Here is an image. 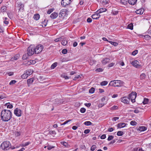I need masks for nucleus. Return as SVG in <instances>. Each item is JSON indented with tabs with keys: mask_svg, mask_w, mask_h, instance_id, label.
Listing matches in <instances>:
<instances>
[{
	"mask_svg": "<svg viewBox=\"0 0 151 151\" xmlns=\"http://www.w3.org/2000/svg\"><path fill=\"white\" fill-rule=\"evenodd\" d=\"M116 141L115 140H112L109 143V145L113 144L114 143L116 142Z\"/></svg>",
	"mask_w": 151,
	"mask_h": 151,
	"instance_id": "obj_62",
	"label": "nucleus"
},
{
	"mask_svg": "<svg viewBox=\"0 0 151 151\" xmlns=\"http://www.w3.org/2000/svg\"><path fill=\"white\" fill-rule=\"evenodd\" d=\"M114 64H115L114 63H110V64H109V65H108V67H112V66H113L114 65Z\"/></svg>",
	"mask_w": 151,
	"mask_h": 151,
	"instance_id": "obj_58",
	"label": "nucleus"
},
{
	"mask_svg": "<svg viewBox=\"0 0 151 151\" xmlns=\"http://www.w3.org/2000/svg\"><path fill=\"white\" fill-rule=\"evenodd\" d=\"M57 63L55 62L52 64L51 66V69H54L57 65Z\"/></svg>",
	"mask_w": 151,
	"mask_h": 151,
	"instance_id": "obj_32",
	"label": "nucleus"
},
{
	"mask_svg": "<svg viewBox=\"0 0 151 151\" xmlns=\"http://www.w3.org/2000/svg\"><path fill=\"white\" fill-rule=\"evenodd\" d=\"M146 77V75L145 73L141 74L140 76V78L141 80L144 79Z\"/></svg>",
	"mask_w": 151,
	"mask_h": 151,
	"instance_id": "obj_27",
	"label": "nucleus"
},
{
	"mask_svg": "<svg viewBox=\"0 0 151 151\" xmlns=\"http://www.w3.org/2000/svg\"><path fill=\"white\" fill-rule=\"evenodd\" d=\"M138 129L141 132L144 131L147 129V127L145 126H141L139 127Z\"/></svg>",
	"mask_w": 151,
	"mask_h": 151,
	"instance_id": "obj_22",
	"label": "nucleus"
},
{
	"mask_svg": "<svg viewBox=\"0 0 151 151\" xmlns=\"http://www.w3.org/2000/svg\"><path fill=\"white\" fill-rule=\"evenodd\" d=\"M96 148V145H92L91 148V151H93Z\"/></svg>",
	"mask_w": 151,
	"mask_h": 151,
	"instance_id": "obj_40",
	"label": "nucleus"
},
{
	"mask_svg": "<svg viewBox=\"0 0 151 151\" xmlns=\"http://www.w3.org/2000/svg\"><path fill=\"white\" fill-rule=\"evenodd\" d=\"M126 125V124L125 123L121 122L118 124L117 127L118 128H121L124 127Z\"/></svg>",
	"mask_w": 151,
	"mask_h": 151,
	"instance_id": "obj_15",
	"label": "nucleus"
},
{
	"mask_svg": "<svg viewBox=\"0 0 151 151\" xmlns=\"http://www.w3.org/2000/svg\"><path fill=\"white\" fill-rule=\"evenodd\" d=\"M114 137L113 136H111V135H109L107 139V140L108 141H110L111 140H112L113 138H114Z\"/></svg>",
	"mask_w": 151,
	"mask_h": 151,
	"instance_id": "obj_50",
	"label": "nucleus"
},
{
	"mask_svg": "<svg viewBox=\"0 0 151 151\" xmlns=\"http://www.w3.org/2000/svg\"><path fill=\"white\" fill-rule=\"evenodd\" d=\"M137 0H128V2L129 4L134 5L137 2Z\"/></svg>",
	"mask_w": 151,
	"mask_h": 151,
	"instance_id": "obj_20",
	"label": "nucleus"
},
{
	"mask_svg": "<svg viewBox=\"0 0 151 151\" xmlns=\"http://www.w3.org/2000/svg\"><path fill=\"white\" fill-rule=\"evenodd\" d=\"M28 76L27 75V74H26V73H24V74L22 75V78L26 79L27 78Z\"/></svg>",
	"mask_w": 151,
	"mask_h": 151,
	"instance_id": "obj_43",
	"label": "nucleus"
},
{
	"mask_svg": "<svg viewBox=\"0 0 151 151\" xmlns=\"http://www.w3.org/2000/svg\"><path fill=\"white\" fill-rule=\"evenodd\" d=\"M119 12V11H114V10H112L111 13L113 15H117Z\"/></svg>",
	"mask_w": 151,
	"mask_h": 151,
	"instance_id": "obj_42",
	"label": "nucleus"
},
{
	"mask_svg": "<svg viewBox=\"0 0 151 151\" xmlns=\"http://www.w3.org/2000/svg\"><path fill=\"white\" fill-rule=\"evenodd\" d=\"M30 143V142H26L25 143L22 144V145L21 146L22 147H25L26 146L28 145Z\"/></svg>",
	"mask_w": 151,
	"mask_h": 151,
	"instance_id": "obj_47",
	"label": "nucleus"
},
{
	"mask_svg": "<svg viewBox=\"0 0 151 151\" xmlns=\"http://www.w3.org/2000/svg\"><path fill=\"white\" fill-rule=\"evenodd\" d=\"M84 104L85 105V106H87L88 107H90L91 106V103H85V104Z\"/></svg>",
	"mask_w": 151,
	"mask_h": 151,
	"instance_id": "obj_64",
	"label": "nucleus"
},
{
	"mask_svg": "<svg viewBox=\"0 0 151 151\" xmlns=\"http://www.w3.org/2000/svg\"><path fill=\"white\" fill-rule=\"evenodd\" d=\"M54 8H52L48 10L47 12V13L48 14H50L54 10Z\"/></svg>",
	"mask_w": 151,
	"mask_h": 151,
	"instance_id": "obj_38",
	"label": "nucleus"
},
{
	"mask_svg": "<svg viewBox=\"0 0 151 151\" xmlns=\"http://www.w3.org/2000/svg\"><path fill=\"white\" fill-rule=\"evenodd\" d=\"M137 93L135 92H132L129 95V100L131 99V101L133 103L135 102V99L136 97Z\"/></svg>",
	"mask_w": 151,
	"mask_h": 151,
	"instance_id": "obj_6",
	"label": "nucleus"
},
{
	"mask_svg": "<svg viewBox=\"0 0 151 151\" xmlns=\"http://www.w3.org/2000/svg\"><path fill=\"white\" fill-rule=\"evenodd\" d=\"M35 47L34 45H30L28 48L27 54L29 56H31L35 53Z\"/></svg>",
	"mask_w": 151,
	"mask_h": 151,
	"instance_id": "obj_4",
	"label": "nucleus"
},
{
	"mask_svg": "<svg viewBox=\"0 0 151 151\" xmlns=\"http://www.w3.org/2000/svg\"><path fill=\"white\" fill-rule=\"evenodd\" d=\"M101 16L99 13L97 12V11H96L95 14L91 16V17L93 19H97L99 18Z\"/></svg>",
	"mask_w": 151,
	"mask_h": 151,
	"instance_id": "obj_10",
	"label": "nucleus"
},
{
	"mask_svg": "<svg viewBox=\"0 0 151 151\" xmlns=\"http://www.w3.org/2000/svg\"><path fill=\"white\" fill-rule=\"evenodd\" d=\"M84 124L86 126L91 125L92 123L90 121H86L84 122Z\"/></svg>",
	"mask_w": 151,
	"mask_h": 151,
	"instance_id": "obj_28",
	"label": "nucleus"
},
{
	"mask_svg": "<svg viewBox=\"0 0 151 151\" xmlns=\"http://www.w3.org/2000/svg\"><path fill=\"white\" fill-rule=\"evenodd\" d=\"M108 82L106 81H104L101 83L100 84L102 86H106L108 84Z\"/></svg>",
	"mask_w": 151,
	"mask_h": 151,
	"instance_id": "obj_33",
	"label": "nucleus"
},
{
	"mask_svg": "<svg viewBox=\"0 0 151 151\" xmlns=\"http://www.w3.org/2000/svg\"><path fill=\"white\" fill-rule=\"evenodd\" d=\"M55 102L56 104L58 105H59L63 103L62 101L59 100V99H57L55 101Z\"/></svg>",
	"mask_w": 151,
	"mask_h": 151,
	"instance_id": "obj_35",
	"label": "nucleus"
},
{
	"mask_svg": "<svg viewBox=\"0 0 151 151\" xmlns=\"http://www.w3.org/2000/svg\"><path fill=\"white\" fill-rule=\"evenodd\" d=\"M28 56L29 55H28L27 54V55L26 54H25L23 55L22 58L23 60H26L28 58Z\"/></svg>",
	"mask_w": 151,
	"mask_h": 151,
	"instance_id": "obj_44",
	"label": "nucleus"
},
{
	"mask_svg": "<svg viewBox=\"0 0 151 151\" xmlns=\"http://www.w3.org/2000/svg\"><path fill=\"white\" fill-rule=\"evenodd\" d=\"M43 49V46L41 45H39L35 47V53L36 54H38Z\"/></svg>",
	"mask_w": 151,
	"mask_h": 151,
	"instance_id": "obj_5",
	"label": "nucleus"
},
{
	"mask_svg": "<svg viewBox=\"0 0 151 151\" xmlns=\"http://www.w3.org/2000/svg\"><path fill=\"white\" fill-rule=\"evenodd\" d=\"M144 37L145 39H147V40H149L151 38V37L150 36L147 35H145V36H144Z\"/></svg>",
	"mask_w": 151,
	"mask_h": 151,
	"instance_id": "obj_52",
	"label": "nucleus"
},
{
	"mask_svg": "<svg viewBox=\"0 0 151 151\" xmlns=\"http://www.w3.org/2000/svg\"><path fill=\"white\" fill-rule=\"evenodd\" d=\"M18 6L17 7L19 8V11H23L24 9V5L22 4H21L20 2H18Z\"/></svg>",
	"mask_w": 151,
	"mask_h": 151,
	"instance_id": "obj_13",
	"label": "nucleus"
},
{
	"mask_svg": "<svg viewBox=\"0 0 151 151\" xmlns=\"http://www.w3.org/2000/svg\"><path fill=\"white\" fill-rule=\"evenodd\" d=\"M124 133L122 131H119L117 132V135L118 136H122L123 135Z\"/></svg>",
	"mask_w": 151,
	"mask_h": 151,
	"instance_id": "obj_37",
	"label": "nucleus"
},
{
	"mask_svg": "<svg viewBox=\"0 0 151 151\" xmlns=\"http://www.w3.org/2000/svg\"><path fill=\"white\" fill-rule=\"evenodd\" d=\"M67 51H68L67 49H64L62 50V52L63 54H66L67 53Z\"/></svg>",
	"mask_w": 151,
	"mask_h": 151,
	"instance_id": "obj_55",
	"label": "nucleus"
},
{
	"mask_svg": "<svg viewBox=\"0 0 151 151\" xmlns=\"http://www.w3.org/2000/svg\"><path fill=\"white\" fill-rule=\"evenodd\" d=\"M21 110L19 109H15L14 111V114L17 116H21Z\"/></svg>",
	"mask_w": 151,
	"mask_h": 151,
	"instance_id": "obj_8",
	"label": "nucleus"
},
{
	"mask_svg": "<svg viewBox=\"0 0 151 151\" xmlns=\"http://www.w3.org/2000/svg\"><path fill=\"white\" fill-rule=\"evenodd\" d=\"M15 134L16 137H18L20 135V134L19 132H15Z\"/></svg>",
	"mask_w": 151,
	"mask_h": 151,
	"instance_id": "obj_61",
	"label": "nucleus"
},
{
	"mask_svg": "<svg viewBox=\"0 0 151 151\" xmlns=\"http://www.w3.org/2000/svg\"><path fill=\"white\" fill-rule=\"evenodd\" d=\"M144 11V9H140L136 11L135 13L137 14H143Z\"/></svg>",
	"mask_w": 151,
	"mask_h": 151,
	"instance_id": "obj_14",
	"label": "nucleus"
},
{
	"mask_svg": "<svg viewBox=\"0 0 151 151\" xmlns=\"http://www.w3.org/2000/svg\"><path fill=\"white\" fill-rule=\"evenodd\" d=\"M130 124L134 126L137 124V123L135 121H132L130 122Z\"/></svg>",
	"mask_w": 151,
	"mask_h": 151,
	"instance_id": "obj_49",
	"label": "nucleus"
},
{
	"mask_svg": "<svg viewBox=\"0 0 151 151\" xmlns=\"http://www.w3.org/2000/svg\"><path fill=\"white\" fill-rule=\"evenodd\" d=\"M49 133L51 134L52 135L54 136L56 134V132L54 130V131H50Z\"/></svg>",
	"mask_w": 151,
	"mask_h": 151,
	"instance_id": "obj_45",
	"label": "nucleus"
},
{
	"mask_svg": "<svg viewBox=\"0 0 151 151\" xmlns=\"http://www.w3.org/2000/svg\"><path fill=\"white\" fill-rule=\"evenodd\" d=\"M19 57V54H16L12 58V60H17Z\"/></svg>",
	"mask_w": 151,
	"mask_h": 151,
	"instance_id": "obj_23",
	"label": "nucleus"
},
{
	"mask_svg": "<svg viewBox=\"0 0 151 151\" xmlns=\"http://www.w3.org/2000/svg\"><path fill=\"white\" fill-rule=\"evenodd\" d=\"M66 9H64L60 11V12L59 14L60 17H64L66 13Z\"/></svg>",
	"mask_w": 151,
	"mask_h": 151,
	"instance_id": "obj_11",
	"label": "nucleus"
},
{
	"mask_svg": "<svg viewBox=\"0 0 151 151\" xmlns=\"http://www.w3.org/2000/svg\"><path fill=\"white\" fill-rule=\"evenodd\" d=\"M139 63L137 60H135L133 61L131 63V64L134 66L136 68H138L139 67Z\"/></svg>",
	"mask_w": 151,
	"mask_h": 151,
	"instance_id": "obj_12",
	"label": "nucleus"
},
{
	"mask_svg": "<svg viewBox=\"0 0 151 151\" xmlns=\"http://www.w3.org/2000/svg\"><path fill=\"white\" fill-rule=\"evenodd\" d=\"M71 120H72L71 119H69L67 121H66L65 122H64L63 124H62L61 125H65V124H66L68 122L71 121Z\"/></svg>",
	"mask_w": 151,
	"mask_h": 151,
	"instance_id": "obj_56",
	"label": "nucleus"
},
{
	"mask_svg": "<svg viewBox=\"0 0 151 151\" xmlns=\"http://www.w3.org/2000/svg\"><path fill=\"white\" fill-rule=\"evenodd\" d=\"M92 19L91 18H88L87 19V21L88 22L90 23L92 22Z\"/></svg>",
	"mask_w": 151,
	"mask_h": 151,
	"instance_id": "obj_60",
	"label": "nucleus"
},
{
	"mask_svg": "<svg viewBox=\"0 0 151 151\" xmlns=\"http://www.w3.org/2000/svg\"><path fill=\"white\" fill-rule=\"evenodd\" d=\"M61 43L63 45H66L67 44V41L66 40H63L61 42Z\"/></svg>",
	"mask_w": 151,
	"mask_h": 151,
	"instance_id": "obj_39",
	"label": "nucleus"
},
{
	"mask_svg": "<svg viewBox=\"0 0 151 151\" xmlns=\"http://www.w3.org/2000/svg\"><path fill=\"white\" fill-rule=\"evenodd\" d=\"M109 42L115 46H117L118 44V43L116 42H112L110 41H109Z\"/></svg>",
	"mask_w": 151,
	"mask_h": 151,
	"instance_id": "obj_30",
	"label": "nucleus"
},
{
	"mask_svg": "<svg viewBox=\"0 0 151 151\" xmlns=\"http://www.w3.org/2000/svg\"><path fill=\"white\" fill-rule=\"evenodd\" d=\"M58 16V14L55 12L53 13L50 15V17L52 19H55Z\"/></svg>",
	"mask_w": 151,
	"mask_h": 151,
	"instance_id": "obj_16",
	"label": "nucleus"
},
{
	"mask_svg": "<svg viewBox=\"0 0 151 151\" xmlns=\"http://www.w3.org/2000/svg\"><path fill=\"white\" fill-rule=\"evenodd\" d=\"M33 72V71L31 69H28L26 70V74H27L28 76L31 75Z\"/></svg>",
	"mask_w": 151,
	"mask_h": 151,
	"instance_id": "obj_17",
	"label": "nucleus"
},
{
	"mask_svg": "<svg viewBox=\"0 0 151 151\" xmlns=\"http://www.w3.org/2000/svg\"><path fill=\"white\" fill-rule=\"evenodd\" d=\"M12 113L10 110L4 109L1 113V119L3 122H8L12 118Z\"/></svg>",
	"mask_w": 151,
	"mask_h": 151,
	"instance_id": "obj_1",
	"label": "nucleus"
},
{
	"mask_svg": "<svg viewBox=\"0 0 151 151\" xmlns=\"http://www.w3.org/2000/svg\"><path fill=\"white\" fill-rule=\"evenodd\" d=\"M55 147L54 146H51L50 145L48 146L47 147V149L49 150H50L52 148H54Z\"/></svg>",
	"mask_w": 151,
	"mask_h": 151,
	"instance_id": "obj_63",
	"label": "nucleus"
},
{
	"mask_svg": "<svg viewBox=\"0 0 151 151\" xmlns=\"http://www.w3.org/2000/svg\"><path fill=\"white\" fill-rule=\"evenodd\" d=\"M133 24L131 23L128 25L127 28L131 30H132L133 29Z\"/></svg>",
	"mask_w": 151,
	"mask_h": 151,
	"instance_id": "obj_29",
	"label": "nucleus"
},
{
	"mask_svg": "<svg viewBox=\"0 0 151 151\" xmlns=\"http://www.w3.org/2000/svg\"><path fill=\"white\" fill-rule=\"evenodd\" d=\"M106 138V135L105 134L102 135L100 137V138L101 139H104Z\"/></svg>",
	"mask_w": 151,
	"mask_h": 151,
	"instance_id": "obj_59",
	"label": "nucleus"
},
{
	"mask_svg": "<svg viewBox=\"0 0 151 151\" xmlns=\"http://www.w3.org/2000/svg\"><path fill=\"white\" fill-rule=\"evenodd\" d=\"M122 102L125 104H128L129 101V97L124 96L121 99Z\"/></svg>",
	"mask_w": 151,
	"mask_h": 151,
	"instance_id": "obj_9",
	"label": "nucleus"
},
{
	"mask_svg": "<svg viewBox=\"0 0 151 151\" xmlns=\"http://www.w3.org/2000/svg\"><path fill=\"white\" fill-rule=\"evenodd\" d=\"M6 6H2L1 9V12H5L6 11Z\"/></svg>",
	"mask_w": 151,
	"mask_h": 151,
	"instance_id": "obj_31",
	"label": "nucleus"
},
{
	"mask_svg": "<svg viewBox=\"0 0 151 151\" xmlns=\"http://www.w3.org/2000/svg\"><path fill=\"white\" fill-rule=\"evenodd\" d=\"M110 59L108 58H106L104 59L102 61V63L104 65L106 64L107 63L109 62Z\"/></svg>",
	"mask_w": 151,
	"mask_h": 151,
	"instance_id": "obj_19",
	"label": "nucleus"
},
{
	"mask_svg": "<svg viewBox=\"0 0 151 151\" xmlns=\"http://www.w3.org/2000/svg\"><path fill=\"white\" fill-rule=\"evenodd\" d=\"M124 82L120 80H115L110 82L108 86H111L114 87H120L122 86Z\"/></svg>",
	"mask_w": 151,
	"mask_h": 151,
	"instance_id": "obj_2",
	"label": "nucleus"
},
{
	"mask_svg": "<svg viewBox=\"0 0 151 151\" xmlns=\"http://www.w3.org/2000/svg\"><path fill=\"white\" fill-rule=\"evenodd\" d=\"M138 52V51L137 50H135L133 51L132 53V55H136Z\"/></svg>",
	"mask_w": 151,
	"mask_h": 151,
	"instance_id": "obj_51",
	"label": "nucleus"
},
{
	"mask_svg": "<svg viewBox=\"0 0 151 151\" xmlns=\"http://www.w3.org/2000/svg\"><path fill=\"white\" fill-rule=\"evenodd\" d=\"M106 10H107V9L106 8H101L100 9H99L98 10H97V12H98L100 14L102 12H105L106 11Z\"/></svg>",
	"mask_w": 151,
	"mask_h": 151,
	"instance_id": "obj_18",
	"label": "nucleus"
},
{
	"mask_svg": "<svg viewBox=\"0 0 151 151\" xmlns=\"http://www.w3.org/2000/svg\"><path fill=\"white\" fill-rule=\"evenodd\" d=\"M71 2V0H62L61 2V5L64 7L69 5Z\"/></svg>",
	"mask_w": 151,
	"mask_h": 151,
	"instance_id": "obj_7",
	"label": "nucleus"
},
{
	"mask_svg": "<svg viewBox=\"0 0 151 151\" xmlns=\"http://www.w3.org/2000/svg\"><path fill=\"white\" fill-rule=\"evenodd\" d=\"M5 105L6 106H7V108L11 109L13 108L12 105L10 104L9 103H6L5 104Z\"/></svg>",
	"mask_w": 151,
	"mask_h": 151,
	"instance_id": "obj_25",
	"label": "nucleus"
},
{
	"mask_svg": "<svg viewBox=\"0 0 151 151\" xmlns=\"http://www.w3.org/2000/svg\"><path fill=\"white\" fill-rule=\"evenodd\" d=\"M11 146V144L8 141H5L1 144V147L2 149L4 150H7L9 149L10 147H9Z\"/></svg>",
	"mask_w": 151,
	"mask_h": 151,
	"instance_id": "obj_3",
	"label": "nucleus"
},
{
	"mask_svg": "<svg viewBox=\"0 0 151 151\" xmlns=\"http://www.w3.org/2000/svg\"><path fill=\"white\" fill-rule=\"evenodd\" d=\"M90 132V130L89 129H86L84 131V133L85 134H88Z\"/></svg>",
	"mask_w": 151,
	"mask_h": 151,
	"instance_id": "obj_57",
	"label": "nucleus"
},
{
	"mask_svg": "<svg viewBox=\"0 0 151 151\" xmlns=\"http://www.w3.org/2000/svg\"><path fill=\"white\" fill-rule=\"evenodd\" d=\"M17 81L15 80H12L9 83V84L10 85H13L15 83H16Z\"/></svg>",
	"mask_w": 151,
	"mask_h": 151,
	"instance_id": "obj_46",
	"label": "nucleus"
},
{
	"mask_svg": "<svg viewBox=\"0 0 151 151\" xmlns=\"http://www.w3.org/2000/svg\"><path fill=\"white\" fill-rule=\"evenodd\" d=\"M86 109L84 108H82L80 109V111L82 113H85L86 111Z\"/></svg>",
	"mask_w": 151,
	"mask_h": 151,
	"instance_id": "obj_48",
	"label": "nucleus"
},
{
	"mask_svg": "<svg viewBox=\"0 0 151 151\" xmlns=\"http://www.w3.org/2000/svg\"><path fill=\"white\" fill-rule=\"evenodd\" d=\"M94 91L95 89L93 88L92 87L89 90V92L90 93H94Z\"/></svg>",
	"mask_w": 151,
	"mask_h": 151,
	"instance_id": "obj_36",
	"label": "nucleus"
},
{
	"mask_svg": "<svg viewBox=\"0 0 151 151\" xmlns=\"http://www.w3.org/2000/svg\"><path fill=\"white\" fill-rule=\"evenodd\" d=\"M34 19L36 20H38L40 18V15L38 14H35L34 16Z\"/></svg>",
	"mask_w": 151,
	"mask_h": 151,
	"instance_id": "obj_26",
	"label": "nucleus"
},
{
	"mask_svg": "<svg viewBox=\"0 0 151 151\" xmlns=\"http://www.w3.org/2000/svg\"><path fill=\"white\" fill-rule=\"evenodd\" d=\"M34 80V78H33L28 79L27 80V84H32Z\"/></svg>",
	"mask_w": 151,
	"mask_h": 151,
	"instance_id": "obj_24",
	"label": "nucleus"
},
{
	"mask_svg": "<svg viewBox=\"0 0 151 151\" xmlns=\"http://www.w3.org/2000/svg\"><path fill=\"white\" fill-rule=\"evenodd\" d=\"M109 0H101L100 2L103 5H105L109 3Z\"/></svg>",
	"mask_w": 151,
	"mask_h": 151,
	"instance_id": "obj_21",
	"label": "nucleus"
},
{
	"mask_svg": "<svg viewBox=\"0 0 151 151\" xmlns=\"http://www.w3.org/2000/svg\"><path fill=\"white\" fill-rule=\"evenodd\" d=\"M149 101V100L148 99L144 98V100L142 102L144 104H147Z\"/></svg>",
	"mask_w": 151,
	"mask_h": 151,
	"instance_id": "obj_34",
	"label": "nucleus"
},
{
	"mask_svg": "<svg viewBox=\"0 0 151 151\" xmlns=\"http://www.w3.org/2000/svg\"><path fill=\"white\" fill-rule=\"evenodd\" d=\"M103 69L101 68H98L96 69V71L98 72H102Z\"/></svg>",
	"mask_w": 151,
	"mask_h": 151,
	"instance_id": "obj_53",
	"label": "nucleus"
},
{
	"mask_svg": "<svg viewBox=\"0 0 151 151\" xmlns=\"http://www.w3.org/2000/svg\"><path fill=\"white\" fill-rule=\"evenodd\" d=\"M117 108L118 107L117 106H113L110 109L111 110H114L117 109Z\"/></svg>",
	"mask_w": 151,
	"mask_h": 151,
	"instance_id": "obj_54",
	"label": "nucleus"
},
{
	"mask_svg": "<svg viewBox=\"0 0 151 151\" xmlns=\"http://www.w3.org/2000/svg\"><path fill=\"white\" fill-rule=\"evenodd\" d=\"M121 3L124 5L127 4V0H121Z\"/></svg>",
	"mask_w": 151,
	"mask_h": 151,
	"instance_id": "obj_41",
	"label": "nucleus"
}]
</instances>
